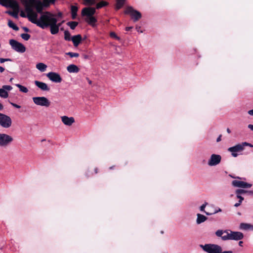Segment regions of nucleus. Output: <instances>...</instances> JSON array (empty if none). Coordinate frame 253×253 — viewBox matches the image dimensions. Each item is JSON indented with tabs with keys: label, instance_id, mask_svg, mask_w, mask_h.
<instances>
[{
	"label": "nucleus",
	"instance_id": "f257e3e1",
	"mask_svg": "<svg viewBox=\"0 0 253 253\" xmlns=\"http://www.w3.org/2000/svg\"><path fill=\"white\" fill-rule=\"evenodd\" d=\"M23 4L27 13V17L30 21L42 29L50 27V32L52 35H55L58 33L61 24L57 23V19L55 14L45 12L41 16L39 19H38V14L33 11V7H36L38 12H41L42 4L40 0H24Z\"/></svg>",
	"mask_w": 253,
	"mask_h": 253
},
{
	"label": "nucleus",
	"instance_id": "f03ea898",
	"mask_svg": "<svg viewBox=\"0 0 253 253\" xmlns=\"http://www.w3.org/2000/svg\"><path fill=\"white\" fill-rule=\"evenodd\" d=\"M246 146H249L253 147V145L247 142H244L241 143H239L234 146L229 147L228 151L231 153V155L233 157H237L239 155L241 154L244 150Z\"/></svg>",
	"mask_w": 253,
	"mask_h": 253
},
{
	"label": "nucleus",
	"instance_id": "7ed1b4c3",
	"mask_svg": "<svg viewBox=\"0 0 253 253\" xmlns=\"http://www.w3.org/2000/svg\"><path fill=\"white\" fill-rule=\"evenodd\" d=\"M200 247L207 253H222L221 247L217 244H206L200 245Z\"/></svg>",
	"mask_w": 253,
	"mask_h": 253
},
{
	"label": "nucleus",
	"instance_id": "20e7f679",
	"mask_svg": "<svg viewBox=\"0 0 253 253\" xmlns=\"http://www.w3.org/2000/svg\"><path fill=\"white\" fill-rule=\"evenodd\" d=\"M13 141V138L6 133H0V147H6Z\"/></svg>",
	"mask_w": 253,
	"mask_h": 253
},
{
	"label": "nucleus",
	"instance_id": "39448f33",
	"mask_svg": "<svg viewBox=\"0 0 253 253\" xmlns=\"http://www.w3.org/2000/svg\"><path fill=\"white\" fill-rule=\"evenodd\" d=\"M125 13L126 14H129L134 22L137 21L141 18V13L134 9L132 6H127Z\"/></svg>",
	"mask_w": 253,
	"mask_h": 253
},
{
	"label": "nucleus",
	"instance_id": "423d86ee",
	"mask_svg": "<svg viewBox=\"0 0 253 253\" xmlns=\"http://www.w3.org/2000/svg\"><path fill=\"white\" fill-rule=\"evenodd\" d=\"M32 99L34 104L38 106L48 107L50 105V101L44 96L34 97Z\"/></svg>",
	"mask_w": 253,
	"mask_h": 253
},
{
	"label": "nucleus",
	"instance_id": "0eeeda50",
	"mask_svg": "<svg viewBox=\"0 0 253 253\" xmlns=\"http://www.w3.org/2000/svg\"><path fill=\"white\" fill-rule=\"evenodd\" d=\"M12 120L6 115L0 113V126L3 128H8L11 126Z\"/></svg>",
	"mask_w": 253,
	"mask_h": 253
},
{
	"label": "nucleus",
	"instance_id": "6e6552de",
	"mask_svg": "<svg viewBox=\"0 0 253 253\" xmlns=\"http://www.w3.org/2000/svg\"><path fill=\"white\" fill-rule=\"evenodd\" d=\"M243 238L244 235L242 232L229 230V233L224 239H228V240L238 241L242 240Z\"/></svg>",
	"mask_w": 253,
	"mask_h": 253
},
{
	"label": "nucleus",
	"instance_id": "1a4fd4ad",
	"mask_svg": "<svg viewBox=\"0 0 253 253\" xmlns=\"http://www.w3.org/2000/svg\"><path fill=\"white\" fill-rule=\"evenodd\" d=\"M9 44L12 48L16 51L20 53H23L26 51V47L21 43L18 42L14 40H10Z\"/></svg>",
	"mask_w": 253,
	"mask_h": 253
},
{
	"label": "nucleus",
	"instance_id": "9d476101",
	"mask_svg": "<svg viewBox=\"0 0 253 253\" xmlns=\"http://www.w3.org/2000/svg\"><path fill=\"white\" fill-rule=\"evenodd\" d=\"M221 160V157L219 155L212 154L208 162L209 166H215L219 164Z\"/></svg>",
	"mask_w": 253,
	"mask_h": 253
},
{
	"label": "nucleus",
	"instance_id": "9b49d317",
	"mask_svg": "<svg viewBox=\"0 0 253 253\" xmlns=\"http://www.w3.org/2000/svg\"><path fill=\"white\" fill-rule=\"evenodd\" d=\"M12 89L9 85H3L0 88V97L5 99L8 97V92Z\"/></svg>",
	"mask_w": 253,
	"mask_h": 253
},
{
	"label": "nucleus",
	"instance_id": "f8f14e48",
	"mask_svg": "<svg viewBox=\"0 0 253 253\" xmlns=\"http://www.w3.org/2000/svg\"><path fill=\"white\" fill-rule=\"evenodd\" d=\"M47 77L52 82L59 83L62 81L60 75L55 72H49L46 74Z\"/></svg>",
	"mask_w": 253,
	"mask_h": 253
},
{
	"label": "nucleus",
	"instance_id": "ddd939ff",
	"mask_svg": "<svg viewBox=\"0 0 253 253\" xmlns=\"http://www.w3.org/2000/svg\"><path fill=\"white\" fill-rule=\"evenodd\" d=\"M232 184L234 187L244 188H250L252 185L251 184L238 180H234L232 181Z\"/></svg>",
	"mask_w": 253,
	"mask_h": 253
},
{
	"label": "nucleus",
	"instance_id": "4468645a",
	"mask_svg": "<svg viewBox=\"0 0 253 253\" xmlns=\"http://www.w3.org/2000/svg\"><path fill=\"white\" fill-rule=\"evenodd\" d=\"M95 12V8L91 7H85L82 9V15L83 16H86V17H88L90 16H93Z\"/></svg>",
	"mask_w": 253,
	"mask_h": 253
},
{
	"label": "nucleus",
	"instance_id": "2eb2a0df",
	"mask_svg": "<svg viewBox=\"0 0 253 253\" xmlns=\"http://www.w3.org/2000/svg\"><path fill=\"white\" fill-rule=\"evenodd\" d=\"M62 122L66 126H71L75 123V119L73 117H69L66 116H63L61 117Z\"/></svg>",
	"mask_w": 253,
	"mask_h": 253
},
{
	"label": "nucleus",
	"instance_id": "dca6fc26",
	"mask_svg": "<svg viewBox=\"0 0 253 253\" xmlns=\"http://www.w3.org/2000/svg\"><path fill=\"white\" fill-rule=\"evenodd\" d=\"M228 233H229V230H223L219 229V230H217L215 232V234L217 237H220L223 241H227L228 239H226L224 238H225V237H227Z\"/></svg>",
	"mask_w": 253,
	"mask_h": 253
},
{
	"label": "nucleus",
	"instance_id": "f3484780",
	"mask_svg": "<svg viewBox=\"0 0 253 253\" xmlns=\"http://www.w3.org/2000/svg\"><path fill=\"white\" fill-rule=\"evenodd\" d=\"M35 84L41 90L43 91H49L50 88L48 87L47 84L44 83L36 81H35Z\"/></svg>",
	"mask_w": 253,
	"mask_h": 253
},
{
	"label": "nucleus",
	"instance_id": "a211bd4d",
	"mask_svg": "<svg viewBox=\"0 0 253 253\" xmlns=\"http://www.w3.org/2000/svg\"><path fill=\"white\" fill-rule=\"evenodd\" d=\"M67 70L70 73H77L79 72V69L77 66L74 64H71L67 67Z\"/></svg>",
	"mask_w": 253,
	"mask_h": 253
},
{
	"label": "nucleus",
	"instance_id": "6ab92c4d",
	"mask_svg": "<svg viewBox=\"0 0 253 253\" xmlns=\"http://www.w3.org/2000/svg\"><path fill=\"white\" fill-rule=\"evenodd\" d=\"M5 1L8 3L9 6L14 10L19 9V5L16 1L14 0H5Z\"/></svg>",
	"mask_w": 253,
	"mask_h": 253
},
{
	"label": "nucleus",
	"instance_id": "aec40b11",
	"mask_svg": "<svg viewBox=\"0 0 253 253\" xmlns=\"http://www.w3.org/2000/svg\"><path fill=\"white\" fill-rule=\"evenodd\" d=\"M197 219H196V223L197 224H200L204 222H205V221H206L208 219V218L203 215V214H201L200 213H198L197 214Z\"/></svg>",
	"mask_w": 253,
	"mask_h": 253
},
{
	"label": "nucleus",
	"instance_id": "412c9836",
	"mask_svg": "<svg viewBox=\"0 0 253 253\" xmlns=\"http://www.w3.org/2000/svg\"><path fill=\"white\" fill-rule=\"evenodd\" d=\"M82 40V37L80 35L74 36L72 38V41L75 46L79 45Z\"/></svg>",
	"mask_w": 253,
	"mask_h": 253
},
{
	"label": "nucleus",
	"instance_id": "4be33fe9",
	"mask_svg": "<svg viewBox=\"0 0 253 253\" xmlns=\"http://www.w3.org/2000/svg\"><path fill=\"white\" fill-rule=\"evenodd\" d=\"M240 228L245 230H253V225L249 223H242L240 225Z\"/></svg>",
	"mask_w": 253,
	"mask_h": 253
},
{
	"label": "nucleus",
	"instance_id": "5701e85b",
	"mask_svg": "<svg viewBox=\"0 0 253 253\" xmlns=\"http://www.w3.org/2000/svg\"><path fill=\"white\" fill-rule=\"evenodd\" d=\"M85 20V21L88 24H89V25H91L93 27L95 26V23L97 21L96 19L93 16H90L88 17H86Z\"/></svg>",
	"mask_w": 253,
	"mask_h": 253
},
{
	"label": "nucleus",
	"instance_id": "b1692460",
	"mask_svg": "<svg viewBox=\"0 0 253 253\" xmlns=\"http://www.w3.org/2000/svg\"><path fill=\"white\" fill-rule=\"evenodd\" d=\"M36 68L40 71L43 72L46 70L47 66L43 63H39L37 64Z\"/></svg>",
	"mask_w": 253,
	"mask_h": 253
},
{
	"label": "nucleus",
	"instance_id": "393cba45",
	"mask_svg": "<svg viewBox=\"0 0 253 253\" xmlns=\"http://www.w3.org/2000/svg\"><path fill=\"white\" fill-rule=\"evenodd\" d=\"M71 14H72V18L73 19H76L77 17V13L78 10V8L76 5H72L71 8Z\"/></svg>",
	"mask_w": 253,
	"mask_h": 253
},
{
	"label": "nucleus",
	"instance_id": "a878e982",
	"mask_svg": "<svg viewBox=\"0 0 253 253\" xmlns=\"http://www.w3.org/2000/svg\"><path fill=\"white\" fill-rule=\"evenodd\" d=\"M15 85L19 88V90L23 93H27L28 92V88L20 84H16Z\"/></svg>",
	"mask_w": 253,
	"mask_h": 253
},
{
	"label": "nucleus",
	"instance_id": "bb28decb",
	"mask_svg": "<svg viewBox=\"0 0 253 253\" xmlns=\"http://www.w3.org/2000/svg\"><path fill=\"white\" fill-rule=\"evenodd\" d=\"M126 0H117V3L116 5V8L119 9L124 5Z\"/></svg>",
	"mask_w": 253,
	"mask_h": 253
},
{
	"label": "nucleus",
	"instance_id": "cd10ccee",
	"mask_svg": "<svg viewBox=\"0 0 253 253\" xmlns=\"http://www.w3.org/2000/svg\"><path fill=\"white\" fill-rule=\"evenodd\" d=\"M108 4V3L105 1H101L99 3L96 4V8L97 9L101 8L104 6H107Z\"/></svg>",
	"mask_w": 253,
	"mask_h": 253
},
{
	"label": "nucleus",
	"instance_id": "c85d7f7f",
	"mask_svg": "<svg viewBox=\"0 0 253 253\" xmlns=\"http://www.w3.org/2000/svg\"><path fill=\"white\" fill-rule=\"evenodd\" d=\"M8 26L15 31H18V27L11 20L8 21Z\"/></svg>",
	"mask_w": 253,
	"mask_h": 253
},
{
	"label": "nucleus",
	"instance_id": "c756f323",
	"mask_svg": "<svg viewBox=\"0 0 253 253\" xmlns=\"http://www.w3.org/2000/svg\"><path fill=\"white\" fill-rule=\"evenodd\" d=\"M78 23L75 21L69 22L67 23V25L70 27V28L72 30H74L76 26L78 25Z\"/></svg>",
	"mask_w": 253,
	"mask_h": 253
},
{
	"label": "nucleus",
	"instance_id": "7c9ffc66",
	"mask_svg": "<svg viewBox=\"0 0 253 253\" xmlns=\"http://www.w3.org/2000/svg\"><path fill=\"white\" fill-rule=\"evenodd\" d=\"M96 0H84V5H93L95 3Z\"/></svg>",
	"mask_w": 253,
	"mask_h": 253
},
{
	"label": "nucleus",
	"instance_id": "2f4dec72",
	"mask_svg": "<svg viewBox=\"0 0 253 253\" xmlns=\"http://www.w3.org/2000/svg\"><path fill=\"white\" fill-rule=\"evenodd\" d=\"M208 205V203H205L204 204H203L200 208V210L201 211H203V212H205L206 213V214L208 215H210L211 214V213H209V212H207L206 211H205V209L206 207V206Z\"/></svg>",
	"mask_w": 253,
	"mask_h": 253
},
{
	"label": "nucleus",
	"instance_id": "473e14b6",
	"mask_svg": "<svg viewBox=\"0 0 253 253\" xmlns=\"http://www.w3.org/2000/svg\"><path fill=\"white\" fill-rule=\"evenodd\" d=\"M237 198L239 199V201L238 203H236V204H235L234 207H238L239 206H240L241 205V204H242L243 201L244 200V198L243 197H242L241 196H239Z\"/></svg>",
	"mask_w": 253,
	"mask_h": 253
},
{
	"label": "nucleus",
	"instance_id": "72a5a7b5",
	"mask_svg": "<svg viewBox=\"0 0 253 253\" xmlns=\"http://www.w3.org/2000/svg\"><path fill=\"white\" fill-rule=\"evenodd\" d=\"M247 191L243 189H237L235 191L236 194V197H238L239 196H241L240 194L245 193Z\"/></svg>",
	"mask_w": 253,
	"mask_h": 253
},
{
	"label": "nucleus",
	"instance_id": "f704fd0d",
	"mask_svg": "<svg viewBox=\"0 0 253 253\" xmlns=\"http://www.w3.org/2000/svg\"><path fill=\"white\" fill-rule=\"evenodd\" d=\"M21 37L23 40L25 41H28V40H29L31 36L28 34L24 33L21 35Z\"/></svg>",
	"mask_w": 253,
	"mask_h": 253
},
{
	"label": "nucleus",
	"instance_id": "c9c22d12",
	"mask_svg": "<svg viewBox=\"0 0 253 253\" xmlns=\"http://www.w3.org/2000/svg\"><path fill=\"white\" fill-rule=\"evenodd\" d=\"M110 36L111 38H114L118 41L120 40V38L119 37L115 32H111L110 33Z\"/></svg>",
	"mask_w": 253,
	"mask_h": 253
},
{
	"label": "nucleus",
	"instance_id": "e433bc0d",
	"mask_svg": "<svg viewBox=\"0 0 253 253\" xmlns=\"http://www.w3.org/2000/svg\"><path fill=\"white\" fill-rule=\"evenodd\" d=\"M64 38L67 41L70 40V34L69 32L67 31H65L64 32Z\"/></svg>",
	"mask_w": 253,
	"mask_h": 253
},
{
	"label": "nucleus",
	"instance_id": "4c0bfd02",
	"mask_svg": "<svg viewBox=\"0 0 253 253\" xmlns=\"http://www.w3.org/2000/svg\"><path fill=\"white\" fill-rule=\"evenodd\" d=\"M67 55H69L71 57H77L79 56V54L78 53L75 52H68L66 53Z\"/></svg>",
	"mask_w": 253,
	"mask_h": 253
},
{
	"label": "nucleus",
	"instance_id": "58836bf2",
	"mask_svg": "<svg viewBox=\"0 0 253 253\" xmlns=\"http://www.w3.org/2000/svg\"><path fill=\"white\" fill-rule=\"evenodd\" d=\"M55 0H43V2L47 5L49 3H53Z\"/></svg>",
	"mask_w": 253,
	"mask_h": 253
},
{
	"label": "nucleus",
	"instance_id": "ea45409f",
	"mask_svg": "<svg viewBox=\"0 0 253 253\" xmlns=\"http://www.w3.org/2000/svg\"><path fill=\"white\" fill-rule=\"evenodd\" d=\"M10 15L13 16L14 17L17 18H18V14L17 12H8Z\"/></svg>",
	"mask_w": 253,
	"mask_h": 253
},
{
	"label": "nucleus",
	"instance_id": "a19ab883",
	"mask_svg": "<svg viewBox=\"0 0 253 253\" xmlns=\"http://www.w3.org/2000/svg\"><path fill=\"white\" fill-rule=\"evenodd\" d=\"M11 61V60L10 59H9V58H0V62L1 63H4L5 61Z\"/></svg>",
	"mask_w": 253,
	"mask_h": 253
},
{
	"label": "nucleus",
	"instance_id": "79ce46f5",
	"mask_svg": "<svg viewBox=\"0 0 253 253\" xmlns=\"http://www.w3.org/2000/svg\"><path fill=\"white\" fill-rule=\"evenodd\" d=\"M9 103L12 106H13L14 107L16 108H18V109H19L21 108V106L19 105H17L15 103H14L13 102H9Z\"/></svg>",
	"mask_w": 253,
	"mask_h": 253
},
{
	"label": "nucleus",
	"instance_id": "37998d69",
	"mask_svg": "<svg viewBox=\"0 0 253 253\" xmlns=\"http://www.w3.org/2000/svg\"><path fill=\"white\" fill-rule=\"evenodd\" d=\"M136 30H137V31L138 32H139V33H141L143 32L142 31L140 30V27L136 26Z\"/></svg>",
	"mask_w": 253,
	"mask_h": 253
},
{
	"label": "nucleus",
	"instance_id": "c03bdc74",
	"mask_svg": "<svg viewBox=\"0 0 253 253\" xmlns=\"http://www.w3.org/2000/svg\"><path fill=\"white\" fill-rule=\"evenodd\" d=\"M248 113L250 115L253 116V109L248 111Z\"/></svg>",
	"mask_w": 253,
	"mask_h": 253
},
{
	"label": "nucleus",
	"instance_id": "a18cd8bd",
	"mask_svg": "<svg viewBox=\"0 0 253 253\" xmlns=\"http://www.w3.org/2000/svg\"><path fill=\"white\" fill-rule=\"evenodd\" d=\"M132 28L133 27H131H131H126V30L127 31H128L130 30L131 29H132Z\"/></svg>",
	"mask_w": 253,
	"mask_h": 253
},
{
	"label": "nucleus",
	"instance_id": "49530a36",
	"mask_svg": "<svg viewBox=\"0 0 253 253\" xmlns=\"http://www.w3.org/2000/svg\"><path fill=\"white\" fill-rule=\"evenodd\" d=\"M248 127L253 131V125H249Z\"/></svg>",
	"mask_w": 253,
	"mask_h": 253
},
{
	"label": "nucleus",
	"instance_id": "de8ad7c7",
	"mask_svg": "<svg viewBox=\"0 0 253 253\" xmlns=\"http://www.w3.org/2000/svg\"><path fill=\"white\" fill-rule=\"evenodd\" d=\"M221 135H219L216 139L217 142H219L221 140Z\"/></svg>",
	"mask_w": 253,
	"mask_h": 253
},
{
	"label": "nucleus",
	"instance_id": "09e8293b",
	"mask_svg": "<svg viewBox=\"0 0 253 253\" xmlns=\"http://www.w3.org/2000/svg\"><path fill=\"white\" fill-rule=\"evenodd\" d=\"M4 71V68H3L2 67L0 66V72L1 73H2Z\"/></svg>",
	"mask_w": 253,
	"mask_h": 253
},
{
	"label": "nucleus",
	"instance_id": "8fccbe9b",
	"mask_svg": "<svg viewBox=\"0 0 253 253\" xmlns=\"http://www.w3.org/2000/svg\"><path fill=\"white\" fill-rule=\"evenodd\" d=\"M220 211H221V210L220 208H219V209H218V210H217V211H215L214 212V213H217V212H220Z\"/></svg>",
	"mask_w": 253,
	"mask_h": 253
},
{
	"label": "nucleus",
	"instance_id": "3c124183",
	"mask_svg": "<svg viewBox=\"0 0 253 253\" xmlns=\"http://www.w3.org/2000/svg\"><path fill=\"white\" fill-rule=\"evenodd\" d=\"M243 241H239V245L241 247H242L243 246Z\"/></svg>",
	"mask_w": 253,
	"mask_h": 253
},
{
	"label": "nucleus",
	"instance_id": "603ef678",
	"mask_svg": "<svg viewBox=\"0 0 253 253\" xmlns=\"http://www.w3.org/2000/svg\"><path fill=\"white\" fill-rule=\"evenodd\" d=\"M20 16H21V17H26L25 14H24L23 12H21V13H20Z\"/></svg>",
	"mask_w": 253,
	"mask_h": 253
},
{
	"label": "nucleus",
	"instance_id": "864d4df0",
	"mask_svg": "<svg viewBox=\"0 0 253 253\" xmlns=\"http://www.w3.org/2000/svg\"><path fill=\"white\" fill-rule=\"evenodd\" d=\"M3 108V105L0 103V111L2 110Z\"/></svg>",
	"mask_w": 253,
	"mask_h": 253
},
{
	"label": "nucleus",
	"instance_id": "5fc2aeb1",
	"mask_svg": "<svg viewBox=\"0 0 253 253\" xmlns=\"http://www.w3.org/2000/svg\"><path fill=\"white\" fill-rule=\"evenodd\" d=\"M86 79H87L89 84H91L92 82L90 80H89L88 78H87Z\"/></svg>",
	"mask_w": 253,
	"mask_h": 253
},
{
	"label": "nucleus",
	"instance_id": "6e6d98bb",
	"mask_svg": "<svg viewBox=\"0 0 253 253\" xmlns=\"http://www.w3.org/2000/svg\"><path fill=\"white\" fill-rule=\"evenodd\" d=\"M227 132L228 133H230L231 132V131L230 130L229 128H227Z\"/></svg>",
	"mask_w": 253,
	"mask_h": 253
},
{
	"label": "nucleus",
	"instance_id": "4d7b16f0",
	"mask_svg": "<svg viewBox=\"0 0 253 253\" xmlns=\"http://www.w3.org/2000/svg\"><path fill=\"white\" fill-rule=\"evenodd\" d=\"M24 30L26 31H28V29L27 28H24Z\"/></svg>",
	"mask_w": 253,
	"mask_h": 253
},
{
	"label": "nucleus",
	"instance_id": "13d9d810",
	"mask_svg": "<svg viewBox=\"0 0 253 253\" xmlns=\"http://www.w3.org/2000/svg\"><path fill=\"white\" fill-rule=\"evenodd\" d=\"M13 80V78H11L10 80H9V81L11 82H12Z\"/></svg>",
	"mask_w": 253,
	"mask_h": 253
},
{
	"label": "nucleus",
	"instance_id": "bf43d9fd",
	"mask_svg": "<svg viewBox=\"0 0 253 253\" xmlns=\"http://www.w3.org/2000/svg\"><path fill=\"white\" fill-rule=\"evenodd\" d=\"M249 193H250V194H253V191H249Z\"/></svg>",
	"mask_w": 253,
	"mask_h": 253
},
{
	"label": "nucleus",
	"instance_id": "052dcab7",
	"mask_svg": "<svg viewBox=\"0 0 253 253\" xmlns=\"http://www.w3.org/2000/svg\"><path fill=\"white\" fill-rule=\"evenodd\" d=\"M95 173H97L96 169H95Z\"/></svg>",
	"mask_w": 253,
	"mask_h": 253
}]
</instances>
